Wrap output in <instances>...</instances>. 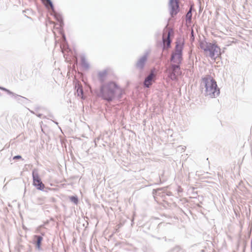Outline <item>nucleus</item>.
<instances>
[{
    "instance_id": "nucleus-16",
    "label": "nucleus",
    "mask_w": 252,
    "mask_h": 252,
    "mask_svg": "<svg viewBox=\"0 0 252 252\" xmlns=\"http://www.w3.org/2000/svg\"><path fill=\"white\" fill-rule=\"evenodd\" d=\"M54 16L60 23L62 22V17L60 15L55 14H54Z\"/></svg>"
},
{
    "instance_id": "nucleus-14",
    "label": "nucleus",
    "mask_w": 252,
    "mask_h": 252,
    "mask_svg": "<svg viewBox=\"0 0 252 252\" xmlns=\"http://www.w3.org/2000/svg\"><path fill=\"white\" fill-rule=\"evenodd\" d=\"M43 2L45 3V4L46 5V6H48V5H49L50 7L53 9V5L52 4V2L50 0H42Z\"/></svg>"
},
{
    "instance_id": "nucleus-2",
    "label": "nucleus",
    "mask_w": 252,
    "mask_h": 252,
    "mask_svg": "<svg viewBox=\"0 0 252 252\" xmlns=\"http://www.w3.org/2000/svg\"><path fill=\"white\" fill-rule=\"evenodd\" d=\"M122 89L116 82L110 81L103 84L100 88L101 97L108 101H112L117 94H122Z\"/></svg>"
},
{
    "instance_id": "nucleus-8",
    "label": "nucleus",
    "mask_w": 252,
    "mask_h": 252,
    "mask_svg": "<svg viewBox=\"0 0 252 252\" xmlns=\"http://www.w3.org/2000/svg\"><path fill=\"white\" fill-rule=\"evenodd\" d=\"M169 6L170 14L173 17L179 12V0H169Z\"/></svg>"
},
{
    "instance_id": "nucleus-9",
    "label": "nucleus",
    "mask_w": 252,
    "mask_h": 252,
    "mask_svg": "<svg viewBox=\"0 0 252 252\" xmlns=\"http://www.w3.org/2000/svg\"><path fill=\"white\" fill-rule=\"evenodd\" d=\"M156 79V74L152 72L145 79L144 84L146 87L149 88L151 86Z\"/></svg>"
},
{
    "instance_id": "nucleus-13",
    "label": "nucleus",
    "mask_w": 252,
    "mask_h": 252,
    "mask_svg": "<svg viewBox=\"0 0 252 252\" xmlns=\"http://www.w3.org/2000/svg\"><path fill=\"white\" fill-rule=\"evenodd\" d=\"M35 237L37 238V243L36 246L39 249L40 248L41 241H42V237L39 236H35Z\"/></svg>"
},
{
    "instance_id": "nucleus-11",
    "label": "nucleus",
    "mask_w": 252,
    "mask_h": 252,
    "mask_svg": "<svg viewBox=\"0 0 252 252\" xmlns=\"http://www.w3.org/2000/svg\"><path fill=\"white\" fill-rule=\"evenodd\" d=\"M147 61V57L144 56L141 58L138 62L137 63V65L138 67L141 68L143 67L144 63Z\"/></svg>"
},
{
    "instance_id": "nucleus-6",
    "label": "nucleus",
    "mask_w": 252,
    "mask_h": 252,
    "mask_svg": "<svg viewBox=\"0 0 252 252\" xmlns=\"http://www.w3.org/2000/svg\"><path fill=\"white\" fill-rule=\"evenodd\" d=\"M33 185L38 190H43L45 188V185L41 181L38 174L35 171L32 172Z\"/></svg>"
},
{
    "instance_id": "nucleus-1",
    "label": "nucleus",
    "mask_w": 252,
    "mask_h": 252,
    "mask_svg": "<svg viewBox=\"0 0 252 252\" xmlns=\"http://www.w3.org/2000/svg\"><path fill=\"white\" fill-rule=\"evenodd\" d=\"M200 89L201 93L209 98L216 97L220 94V89L216 81L210 76H206L201 79Z\"/></svg>"
},
{
    "instance_id": "nucleus-10",
    "label": "nucleus",
    "mask_w": 252,
    "mask_h": 252,
    "mask_svg": "<svg viewBox=\"0 0 252 252\" xmlns=\"http://www.w3.org/2000/svg\"><path fill=\"white\" fill-rule=\"evenodd\" d=\"M77 87V94L79 96H80L81 98H84L83 97V90L82 86L80 85L79 83L77 84L76 86Z\"/></svg>"
},
{
    "instance_id": "nucleus-7",
    "label": "nucleus",
    "mask_w": 252,
    "mask_h": 252,
    "mask_svg": "<svg viewBox=\"0 0 252 252\" xmlns=\"http://www.w3.org/2000/svg\"><path fill=\"white\" fill-rule=\"evenodd\" d=\"M180 68L179 64L172 65L167 71L169 73L168 76L172 80L176 79L177 76L180 74Z\"/></svg>"
},
{
    "instance_id": "nucleus-3",
    "label": "nucleus",
    "mask_w": 252,
    "mask_h": 252,
    "mask_svg": "<svg viewBox=\"0 0 252 252\" xmlns=\"http://www.w3.org/2000/svg\"><path fill=\"white\" fill-rule=\"evenodd\" d=\"M200 47L212 59H215L220 55V48L215 44L202 42Z\"/></svg>"
},
{
    "instance_id": "nucleus-17",
    "label": "nucleus",
    "mask_w": 252,
    "mask_h": 252,
    "mask_svg": "<svg viewBox=\"0 0 252 252\" xmlns=\"http://www.w3.org/2000/svg\"><path fill=\"white\" fill-rule=\"evenodd\" d=\"M21 158H22V157L20 156H16L13 157L14 159H21Z\"/></svg>"
},
{
    "instance_id": "nucleus-15",
    "label": "nucleus",
    "mask_w": 252,
    "mask_h": 252,
    "mask_svg": "<svg viewBox=\"0 0 252 252\" xmlns=\"http://www.w3.org/2000/svg\"><path fill=\"white\" fill-rule=\"evenodd\" d=\"M69 198H70V200L72 202H74L75 204H77L78 203V198L77 197L72 196H70Z\"/></svg>"
},
{
    "instance_id": "nucleus-4",
    "label": "nucleus",
    "mask_w": 252,
    "mask_h": 252,
    "mask_svg": "<svg viewBox=\"0 0 252 252\" xmlns=\"http://www.w3.org/2000/svg\"><path fill=\"white\" fill-rule=\"evenodd\" d=\"M176 44L175 51L173 53L171 56V60L179 64L182 60V50L184 42L182 40H178Z\"/></svg>"
},
{
    "instance_id": "nucleus-5",
    "label": "nucleus",
    "mask_w": 252,
    "mask_h": 252,
    "mask_svg": "<svg viewBox=\"0 0 252 252\" xmlns=\"http://www.w3.org/2000/svg\"><path fill=\"white\" fill-rule=\"evenodd\" d=\"M174 31L172 29L166 27L163 30L162 35V41L164 46V48H168L170 46L171 39L170 37L173 36Z\"/></svg>"
},
{
    "instance_id": "nucleus-12",
    "label": "nucleus",
    "mask_w": 252,
    "mask_h": 252,
    "mask_svg": "<svg viewBox=\"0 0 252 252\" xmlns=\"http://www.w3.org/2000/svg\"><path fill=\"white\" fill-rule=\"evenodd\" d=\"M192 6H191L189 11L186 14V21L187 22L190 23L191 22L192 13H191Z\"/></svg>"
}]
</instances>
